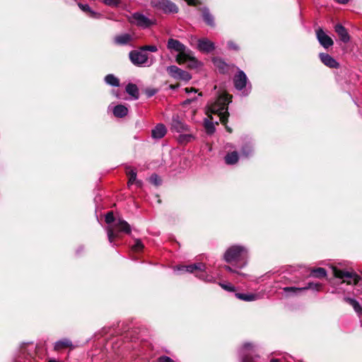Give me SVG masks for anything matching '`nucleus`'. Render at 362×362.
Masks as SVG:
<instances>
[{"label": "nucleus", "mask_w": 362, "mask_h": 362, "mask_svg": "<svg viewBox=\"0 0 362 362\" xmlns=\"http://www.w3.org/2000/svg\"><path fill=\"white\" fill-rule=\"evenodd\" d=\"M48 362H57V361L56 360L52 359V360L49 361Z\"/></svg>", "instance_id": "nucleus-52"}, {"label": "nucleus", "mask_w": 362, "mask_h": 362, "mask_svg": "<svg viewBox=\"0 0 362 362\" xmlns=\"http://www.w3.org/2000/svg\"><path fill=\"white\" fill-rule=\"evenodd\" d=\"M90 15L91 17L96 18H99L100 16L99 13L93 11V10H91V11L90 12Z\"/></svg>", "instance_id": "nucleus-44"}, {"label": "nucleus", "mask_w": 362, "mask_h": 362, "mask_svg": "<svg viewBox=\"0 0 362 362\" xmlns=\"http://www.w3.org/2000/svg\"><path fill=\"white\" fill-rule=\"evenodd\" d=\"M242 155L247 157L252 152V148L249 146H245L242 148Z\"/></svg>", "instance_id": "nucleus-36"}, {"label": "nucleus", "mask_w": 362, "mask_h": 362, "mask_svg": "<svg viewBox=\"0 0 362 362\" xmlns=\"http://www.w3.org/2000/svg\"><path fill=\"white\" fill-rule=\"evenodd\" d=\"M205 268L204 264L202 263L193 264L187 266H180L177 267V271H183L189 273L194 272L195 270L202 271Z\"/></svg>", "instance_id": "nucleus-19"}, {"label": "nucleus", "mask_w": 362, "mask_h": 362, "mask_svg": "<svg viewBox=\"0 0 362 362\" xmlns=\"http://www.w3.org/2000/svg\"><path fill=\"white\" fill-rule=\"evenodd\" d=\"M158 362H174L170 357L168 356H161L158 358Z\"/></svg>", "instance_id": "nucleus-42"}, {"label": "nucleus", "mask_w": 362, "mask_h": 362, "mask_svg": "<svg viewBox=\"0 0 362 362\" xmlns=\"http://www.w3.org/2000/svg\"><path fill=\"white\" fill-rule=\"evenodd\" d=\"M69 347L71 349L74 348V346L72 344L71 341L68 339H63L61 340H59L55 342L54 344V350L59 351L62 349Z\"/></svg>", "instance_id": "nucleus-20"}, {"label": "nucleus", "mask_w": 362, "mask_h": 362, "mask_svg": "<svg viewBox=\"0 0 362 362\" xmlns=\"http://www.w3.org/2000/svg\"><path fill=\"white\" fill-rule=\"evenodd\" d=\"M228 45V47L230 49H238V47L233 42H229Z\"/></svg>", "instance_id": "nucleus-45"}, {"label": "nucleus", "mask_w": 362, "mask_h": 362, "mask_svg": "<svg viewBox=\"0 0 362 362\" xmlns=\"http://www.w3.org/2000/svg\"><path fill=\"white\" fill-rule=\"evenodd\" d=\"M311 274L314 277H325L327 275V272L324 268H317L311 271Z\"/></svg>", "instance_id": "nucleus-30"}, {"label": "nucleus", "mask_w": 362, "mask_h": 362, "mask_svg": "<svg viewBox=\"0 0 362 362\" xmlns=\"http://www.w3.org/2000/svg\"><path fill=\"white\" fill-rule=\"evenodd\" d=\"M320 59L322 62L329 68H337L339 67V63L329 54L326 53H320Z\"/></svg>", "instance_id": "nucleus-15"}, {"label": "nucleus", "mask_w": 362, "mask_h": 362, "mask_svg": "<svg viewBox=\"0 0 362 362\" xmlns=\"http://www.w3.org/2000/svg\"><path fill=\"white\" fill-rule=\"evenodd\" d=\"M220 286L226 291H234L235 287L231 284H220Z\"/></svg>", "instance_id": "nucleus-37"}, {"label": "nucleus", "mask_w": 362, "mask_h": 362, "mask_svg": "<svg viewBox=\"0 0 362 362\" xmlns=\"http://www.w3.org/2000/svg\"><path fill=\"white\" fill-rule=\"evenodd\" d=\"M144 248V245L139 239H136L134 245H132V250L134 252H139Z\"/></svg>", "instance_id": "nucleus-33"}, {"label": "nucleus", "mask_w": 362, "mask_h": 362, "mask_svg": "<svg viewBox=\"0 0 362 362\" xmlns=\"http://www.w3.org/2000/svg\"><path fill=\"white\" fill-rule=\"evenodd\" d=\"M316 36L319 43L325 49H328L334 45L333 40L321 28L316 30Z\"/></svg>", "instance_id": "nucleus-10"}, {"label": "nucleus", "mask_w": 362, "mask_h": 362, "mask_svg": "<svg viewBox=\"0 0 362 362\" xmlns=\"http://www.w3.org/2000/svg\"><path fill=\"white\" fill-rule=\"evenodd\" d=\"M103 1L107 6H115L117 4V0H103Z\"/></svg>", "instance_id": "nucleus-41"}, {"label": "nucleus", "mask_w": 362, "mask_h": 362, "mask_svg": "<svg viewBox=\"0 0 362 362\" xmlns=\"http://www.w3.org/2000/svg\"><path fill=\"white\" fill-rule=\"evenodd\" d=\"M332 269L335 277L345 279L344 281L346 282L348 284H356L359 281L360 276L355 272L342 271L334 267H332Z\"/></svg>", "instance_id": "nucleus-6"}, {"label": "nucleus", "mask_w": 362, "mask_h": 362, "mask_svg": "<svg viewBox=\"0 0 362 362\" xmlns=\"http://www.w3.org/2000/svg\"><path fill=\"white\" fill-rule=\"evenodd\" d=\"M153 7L163 11L164 13H177V6L169 0H153L151 2Z\"/></svg>", "instance_id": "nucleus-9"}, {"label": "nucleus", "mask_w": 362, "mask_h": 362, "mask_svg": "<svg viewBox=\"0 0 362 362\" xmlns=\"http://www.w3.org/2000/svg\"><path fill=\"white\" fill-rule=\"evenodd\" d=\"M167 48L171 52H175L177 53L175 57V61L178 64H182L187 61L192 62L193 66H196L198 64V61L193 56L192 52L179 40L170 38L167 43Z\"/></svg>", "instance_id": "nucleus-1"}, {"label": "nucleus", "mask_w": 362, "mask_h": 362, "mask_svg": "<svg viewBox=\"0 0 362 362\" xmlns=\"http://www.w3.org/2000/svg\"><path fill=\"white\" fill-rule=\"evenodd\" d=\"M320 287H321V284H315V283H309L308 284V286L305 287H303V288L285 287V288H284V291L286 292L293 291L294 293L296 291H304V290H307V289H313V290H315V291H319Z\"/></svg>", "instance_id": "nucleus-17"}, {"label": "nucleus", "mask_w": 362, "mask_h": 362, "mask_svg": "<svg viewBox=\"0 0 362 362\" xmlns=\"http://www.w3.org/2000/svg\"><path fill=\"white\" fill-rule=\"evenodd\" d=\"M247 257V250L244 247L238 245L229 247L224 254V259L228 263L245 261Z\"/></svg>", "instance_id": "nucleus-4"}, {"label": "nucleus", "mask_w": 362, "mask_h": 362, "mask_svg": "<svg viewBox=\"0 0 362 362\" xmlns=\"http://www.w3.org/2000/svg\"><path fill=\"white\" fill-rule=\"evenodd\" d=\"M194 139L192 134L188 132L180 133L177 141L180 144H185Z\"/></svg>", "instance_id": "nucleus-25"}, {"label": "nucleus", "mask_w": 362, "mask_h": 362, "mask_svg": "<svg viewBox=\"0 0 362 362\" xmlns=\"http://www.w3.org/2000/svg\"><path fill=\"white\" fill-rule=\"evenodd\" d=\"M130 225L124 220L119 218L114 226H109L106 228L109 242L112 243L114 240L118 237L119 232L126 233H131Z\"/></svg>", "instance_id": "nucleus-5"}, {"label": "nucleus", "mask_w": 362, "mask_h": 362, "mask_svg": "<svg viewBox=\"0 0 362 362\" xmlns=\"http://www.w3.org/2000/svg\"><path fill=\"white\" fill-rule=\"evenodd\" d=\"M129 21L136 26L147 28L154 23V21L140 13H134L129 17Z\"/></svg>", "instance_id": "nucleus-7"}, {"label": "nucleus", "mask_w": 362, "mask_h": 362, "mask_svg": "<svg viewBox=\"0 0 362 362\" xmlns=\"http://www.w3.org/2000/svg\"><path fill=\"white\" fill-rule=\"evenodd\" d=\"M214 64L221 73H224L228 69V65L221 59H214Z\"/></svg>", "instance_id": "nucleus-29"}, {"label": "nucleus", "mask_w": 362, "mask_h": 362, "mask_svg": "<svg viewBox=\"0 0 362 362\" xmlns=\"http://www.w3.org/2000/svg\"><path fill=\"white\" fill-rule=\"evenodd\" d=\"M225 160L227 164L233 165L238 162V154L236 151L228 153L225 157Z\"/></svg>", "instance_id": "nucleus-27"}, {"label": "nucleus", "mask_w": 362, "mask_h": 362, "mask_svg": "<svg viewBox=\"0 0 362 362\" xmlns=\"http://www.w3.org/2000/svg\"><path fill=\"white\" fill-rule=\"evenodd\" d=\"M78 6L84 12L90 13L91 11V8L88 4H83L79 3L78 4Z\"/></svg>", "instance_id": "nucleus-39"}, {"label": "nucleus", "mask_w": 362, "mask_h": 362, "mask_svg": "<svg viewBox=\"0 0 362 362\" xmlns=\"http://www.w3.org/2000/svg\"><path fill=\"white\" fill-rule=\"evenodd\" d=\"M235 296L245 301H253L258 299V295L253 293H235Z\"/></svg>", "instance_id": "nucleus-26"}, {"label": "nucleus", "mask_w": 362, "mask_h": 362, "mask_svg": "<svg viewBox=\"0 0 362 362\" xmlns=\"http://www.w3.org/2000/svg\"><path fill=\"white\" fill-rule=\"evenodd\" d=\"M142 49L146 51H149L151 52H156L158 51V47L156 45H145L141 47Z\"/></svg>", "instance_id": "nucleus-35"}, {"label": "nucleus", "mask_w": 362, "mask_h": 362, "mask_svg": "<svg viewBox=\"0 0 362 362\" xmlns=\"http://www.w3.org/2000/svg\"><path fill=\"white\" fill-rule=\"evenodd\" d=\"M115 217L112 212H108L105 216V222L108 224L114 222Z\"/></svg>", "instance_id": "nucleus-38"}, {"label": "nucleus", "mask_w": 362, "mask_h": 362, "mask_svg": "<svg viewBox=\"0 0 362 362\" xmlns=\"http://www.w3.org/2000/svg\"><path fill=\"white\" fill-rule=\"evenodd\" d=\"M128 113V109L127 107L122 105H118L115 107L113 110V114L117 117H123Z\"/></svg>", "instance_id": "nucleus-24"}, {"label": "nucleus", "mask_w": 362, "mask_h": 362, "mask_svg": "<svg viewBox=\"0 0 362 362\" xmlns=\"http://www.w3.org/2000/svg\"><path fill=\"white\" fill-rule=\"evenodd\" d=\"M127 93L132 97L133 99L136 100L139 98V89L135 84L129 83L126 86Z\"/></svg>", "instance_id": "nucleus-23"}, {"label": "nucleus", "mask_w": 362, "mask_h": 362, "mask_svg": "<svg viewBox=\"0 0 362 362\" xmlns=\"http://www.w3.org/2000/svg\"><path fill=\"white\" fill-rule=\"evenodd\" d=\"M334 30L341 41L344 42H348L350 40V36L344 26L340 24H337L336 25Z\"/></svg>", "instance_id": "nucleus-18"}, {"label": "nucleus", "mask_w": 362, "mask_h": 362, "mask_svg": "<svg viewBox=\"0 0 362 362\" xmlns=\"http://www.w3.org/2000/svg\"><path fill=\"white\" fill-rule=\"evenodd\" d=\"M127 174L129 176L128 186L136 183L138 187H141L142 183L140 180H136V172L133 169L127 168Z\"/></svg>", "instance_id": "nucleus-22"}, {"label": "nucleus", "mask_w": 362, "mask_h": 362, "mask_svg": "<svg viewBox=\"0 0 362 362\" xmlns=\"http://www.w3.org/2000/svg\"><path fill=\"white\" fill-rule=\"evenodd\" d=\"M105 81L107 84L112 86L117 87L119 85V79L113 74L107 75L105 78Z\"/></svg>", "instance_id": "nucleus-28"}, {"label": "nucleus", "mask_w": 362, "mask_h": 362, "mask_svg": "<svg viewBox=\"0 0 362 362\" xmlns=\"http://www.w3.org/2000/svg\"><path fill=\"white\" fill-rule=\"evenodd\" d=\"M171 129L177 132V133L188 132V126L181 121L178 117H173L171 123Z\"/></svg>", "instance_id": "nucleus-11"}, {"label": "nucleus", "mask_w": 362, "mask_h": 362, "mask_svg": "<svg viewBox=\"0 0 362 362\" xmlns=\"http://www.w3.org/2000/svg\"><path fill=\"white\" fill-rule=\"evenodd\" d=\"M167 129L163 124H158L151 131V136L154 139H160L165 136Z\"/></svg>", "instance_id": "nucleus-16"}, {"label": "nucleus", "mask_w": 362, "mask_h": 362, "mask_svg": "<svg viewBox=\"0 0 362 362\" xmlns=\"http://www.w3.org/2000/svg\"><path fill=\"white\" fill-rule=\"evenodd\" d=\"M335 1L339 4H346L349 1V0H335Z\"/></svg>", "instance_id": "nucleus-48"}, {"label": "nucleus", "mask_w": 362, "mask_h": 362, "mask_svg": "<svg viewBox=\"0 0 362 362\" xmlns=\"http://www.w3.org/2000/svg\"><path fill=\"white\" fill-rule=\"evenodd\" d=\"M185 92H186V93H191V92H194V93H196V92H197V90H196V89H194V88H186L185 89Z\"/></svg>", "instance_id": "nucleus-46"}, {"label": "nucleus", "mask_w": 362, "mask_h": 362, "mask_svg": "<svg viewBox=\"0 0 362 362\" xmlns=\"http://www.w3.org/2000/svg\"><path fill=\"white\" fill-rule=\"evenodd\" d=\"M167 71L171 77L176 80L188 81L192 78V76L189 72L175 65L168 66Z\"/></svg>", "instance_id": "nucleus-8"}, {"label": "nucleus", "mask_w": 362, "mask_h": 362, "mask_svg": "<svg viewBox=\"0 0 362 362\" xmlns=\"http://www.w3.org/2000/svg\"><path fill=\"white\" fill-rule=\"evenodd\" d=\"M132 40V36L128 33L117 35L115 37V42L117 45H124Z\"/></svg>", "instance_id": "nucleus-21"}, {"label": "nucleus", "mask_w": 362, "mask_h": 362, "mask_svg": "<svg viewBox=\"0 0 362 362\" xmlns=\"http://www.w3.org/2000/svg\"><path fill=\"white\" fill-rule=\"evenodd\" d=\"M203 18L208 25H214V18L206 8L203 11Z\"/></svg>", "instance_id": "nucleus-31"}, {"label": "nucleus", "mask_w": 362, "mask_h": 362, "mask_svg": "<svg viewBox=\"0 0 362 362\" xmlns=\"http://www.w3.org/2000/svg\"><path fill=\"white\" fill-rule=\"evenodd\" d=\"M197 48L201 52L208 53L214 49V44L208 39L203 38L198 40Z\"/></svg>", "instance_id": "nucleus-14"}, {"label": "nucleus", "mask_w": 362, "mask_h": 362, "mask_svg": "<svg viewBox=\"0 0 362 362\" xmlns=\"http://www.w3.org/2000/svg\"><path fill=\"white\" fill-rule=\"evenodd\" d=\"M129 57L132 63L137 66H151L154 62L153 57H149L141 47L138 50L131 51Z\"/></svg>", "instance_id": "nucleus-3"}, {"label": "nucleus", "mask_w": 362, "mask_h": 362, "mask_svg": "<svg viewBox=\"0 0 362 362\" xmlns=\"http://www.w3.org/2000/svg\"><path fill=\"white\" fill-rule=\"evenodd\" d=\"M247 81L245 74L243 71H239L234 77L235 87L238 90H243L246 86Z\"/></svg>", "instance_id": "nucleus-13"}, {"label": "nucleus", "mask_w": 362, "mask_h": 362, "mask_svg": "<svg viewBox=\"0 0 362 362\" xmlns=\"http://www.w3.org/2000/svg\"><path fill=\"white\" fill-rule=\"evenodd\" d=\"M345 300L350 303L354 307L356 311L358 312V310L361 309L359 303L355 299L346 298Z\"/></svg>", "instance_id": "nucleus-34"}, {"label": "nucleus", "mask_w": 362, "mask_h": 362, "mask_svg": "<svg viewBox=\"0 0 362 362\" xmlns=\"http://www.w3.org/2000/svg\"><path fill=\"white\" fill-rule=\"evenodd\" d=\"M151 182H153V184H155L156 185H158L160 183V180L156 175H152L151 177Z\"/></svg>", "instance_id": "nucleus-40"}, {"label": "nucleus", "mask_w": 362, "mask_h": 362, "mask_svg": "<svg viewBox=\"0 0 362 362\" xmlns=\"http://www.w3.org/2000/svg\"><path fill=\"white\" fill-rule=\"evenodd\" d=\"M270 362H280L278 359H272Z\"/></svg>", "instance_id": "nucleus-50"}, {"label": "nucleus", "mask_w": 362, "mask_h": 362, "mask_svg": "<svg viewBox=\"0 0 362 362\" xmlns=\"http://www.w3.org/2000/svg\"><path fill=\"white\" fill-rule=\"evenodd\" d=\"M253 346L250 343H246L243 345L241 352L243 356V362H255V359L259 358L257 355L255 357H250L249 355L253 351Z\"/></svg>", "instance_id": "nucleus-12"}, {"label": "nucleus", "mask_w": 362, "mask_h": 362, "mask_svg": "<svg viewBox=\"0 0 362 362\" xmlns=\"http://www.w3.org/2000/svg\"><path fill=\"white\" fill-rule=\"evenodd\" d=\"M204 127L208 134H211L215 132V127L214 122L208 119H206L204 120Z\"/></svg>", "instance_id": "nucleus-32"}, {"label": "nucleus", "mask_w": 362, "mask_h": 362, "mask_svg": "<svg viewBox=\"0 0 362 362\" xmlns=\"http://www.w3.org/2000/svg\"><path fill=\"white\" fill-rule=\"evenodd\" d=\"M230 102L231 96L223 93L218 98L215 103L209 106V111L211 113L217 114L220 117V121L225 123L229 115L227 105Z\"/></svg>", "instance_id": "nucleus-2"}, {"label": "nucleus", "mask_w": 362, "mask_h": 362, "mask_svg": "<svg viewBox=\"0 0 362 362\" xmlns=\"http://www.w3.org/2000/svg\"><path fill=\"white\" fill-rule=\"evenodd\" d=\"M225 269L227 271L230 272H234L233 269L230 267H229V266H225Z\"/></svg>", "instance_id": "nucleus-49"}, {"label": "nucleus", "mask_w": 362, "mask_h": 362, "mask_svg": "<svg viewBox=\"0 0 362 362\" xmlns=\"http://www.w3.org/2000/svg\"><path fill=\"white\" fill-rule=\"evenodd\" d=\"M226 129H227V131H228V132L231 133L232 130H231V129H230V127H226Z\"/></svg>", "instance_id": "nucleus-51"}, {"label": "nucleus", "mask_w": 362, "mask_h": 362, "mask_svg": "<svg viewBox=\"0 0 362 362\" xmlns=\"http://www.w3.org/2000/svg\"><path fill=\"white\" fill-rule=\"evenodd\" d=\"M188 4L195 5L198 3V0H185Z\"/></svg>", "instance_id": "nucleus-47"}, {"label": "nucleus", "mask_w": 362, "mask_h": 362, "mask_svg": "<svg viewBox=\"0 0 362 362\" xmlns=\"http://www.w3.org/2000/svg\"><path fill=\"white\" fill-rule=\"evenodd\" d=\"M145 92L147 96L150 98L156 94V90L155 89H146Z\"/></svg>", "instance_id": "nucleus-43"}]
</instances>
